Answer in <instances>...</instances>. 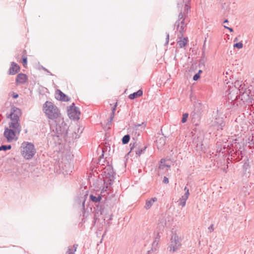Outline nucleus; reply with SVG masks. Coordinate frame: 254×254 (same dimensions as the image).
<instances>
[{
  "label": "nucleus",
  "instance_id": "obj_5",
  "mask_svg": "<svg viewBox=\"0 0 254 254\" xmlns=\"http://www.w3.org/2000/svg\"><path fill=\"white\" fill-rule=\"evenodd\" d=\"M43 107L45 114L49 119L54 120L59 117V109L51 102L46 101Z\"/></svg>",
  "mask_w": 254,
  "mask_h": 254
},
{
  "label": "nucleus",
  "instance_id": "obj_62",
  "mask_svg": "<svg viewBox=\"0 0 254 254\" xmlns=\"http://www.w3.org/2000/svg\"><path fill=\"white\" fill-rule=\"evenodd\" d=\"M224 23H228V19H225L224 22H223Z\"/></svg>",
  "mask_w": 254,
  "mask_h": 254
},
{
  "label": "nucleus",
  "instance_id": "obj_12",
  "mask_svg": "<svg viewBox=\"0 0 254 254\" xmlns=\"http://www.w3.org/2000/svg\"><path fill=\"white\" fill-rule=\"evenodd\" d=\"M17 131L13 129L5 127L3 136L7 139L8 142H11L14 139Z\"/></svg>",
  "mask_w": 254,
  "mask_h": 254
},
{
  "label": "nucleus",
  "instance_id": "obj_37",
  "mask_svg": "<svg viewBox=\"0 0 254 254\" xmlns=\"http://www.w3.org/2000/svg\"><path fill=\"white\" fill-rule=\"evenodd\" d=\"M147 146H144L143 148H138L137 150L135 151L136 154L138 156H140L142 152L146 149Z\"/></svg>",
  "mask_w": 254,
  "mask_h": 254
},
{
  "label": "nucleus",
  "instance_id": "obj_59",
  "mask_svg": "<svg viewBox=\"0 0 254 254\" xmlns=\"http://www.w3.org/2000/svg\"><path fill=\"white\" fill-rule=\"evenodd\" d=\"M184 190L185 192H187V191H189V189L187 187H185L184 188Z\"/></svg>",
  "mask_w": 254,
  "mask_h": 254
},
{
  "label": "nucleus",
  "instance_id": "obj_40",
  "mask_svg": "<svg viewBox=\"0 0 254 254\" xmlns=\"http://www.w3.org/2000/svg\"><path fill=\"white\" fill-rule=\"evenodd\" d=\"M165 167L170 168L171 166L168 164H159L158 167L160 169H164Z\"/></svg>",
  "mask_w": 254,
  "mask_h": 254
},
{
  "label": "nucleus",
  "instance_id": "obj_27",
  "mask_svg": "<svg viewBox=\"0 0 254 254\" xmlns=\"http://www.w3.org/2000/svg\"><path fill=\"white\" fill-rule=\"evenodd\" d=\"M223 141L219 140L217 141L216 143V148L217 152H221V151L223 150L222 146L223 144Z\"/></svg>",
  "mask_w": 254,
  "mask_h": 254
},
{
  "label": "nucleus",
  "instance_id": "obj_28",
  "mask_svg": "<svg viewBox=\"0 0 254 254\" xmlns=\"http://www.w3.org/2000/svg\"><path fill=\"white\" fill-rule=\"evenodd\" d=\"M215 123L218 125V129H223V127L225 126V123L223 121L222 118L221 119H215Z\"/></svg>",
  "mask_w": 254,
  "mask_h": 254
},
{
  "label": "nucleus",
  "instance_id": "obj_25",
  "mask_svg": "<svg viewBox=\"0 0 254 254\" xmlns=\"http://www.w3.org/2000/svg\"><path fill=\"white\" fill-rule=\"evenodd\" d=\"M231 88H236V89H240V88H245L244 86L243 85L242 81H240L239 80L236 81L234 83V85L232 87H230Z\"/></svg>",
  "mask_w": 254,
  "mask_h": 254
},
{
  "label": "nucleus",
  "instance_id": "obj_42",
  "mask_svg": "<svg viewBox=\"0 0 254 254\" xmlns=\"http://www.w3.org/2000/svg\"><path fill=\"white\" fill-rule=\"evenodd\" d=\"M136 142H134L132 144V143H131L130 144V146H131V148H130V151L128 153V154H129L130 152L133 150V149L134 148V147H135L136 146Z\"/></svg>",
  "mask_w": 254,
  "mask_h": 254
},
{
  "label": "nucleus",
  "instance_id": "obj_34",
  "mask_svg": "<svg viewBox=\"0 0 254 254\" xmlns=\"http://www.w3.org/2000/svg\"><path fill=\"white\" fill-rule=\"evenodd\" d=\"M188 198L182 196V197L180 198L179 200L180 201V205L182 207H184L186 205V201Z\"/></svg>",
  "mask_w": 254,
  "mask_h": 254
},
{
  "label": "nucleus",
  "instance_id": "obj_60",
  "mask_svg": "<svg viewBox=\"0 0 254 254\" xmlns=\"http://www.w3.org/2000/svg\"><path fill=\"white\" fill-rule=\"evenodd\" d=\"M185 18H184L181 21V24H182V25H184V20H185Z\"/></svg>",
  "mask_w": 254,
  "mask_h": 254
},
{
  "label": "nucleus",
  "instance_id": "obj_29",
  "mask_svg": "<svg viewBox=\"0 0 254 254\" xmlns=\"http://www.w3.org/2000/svg\"><path fill=\"white\" fill-rule=\"evenodd\" d=\"M22 56V63L24 66L27 64V57L26 56V51L25 50H23Z\"/></svg>",
  "mask_w": 254,
  "mask_h": 254
},
{
  "label": "nucleus",
  "instance_id": "obj_58",
  "mask_svg": "<svg viewBox=\"0 0 254 254\" xmlns=\"http://www.w3.org/2000/svg\"><path fill=\"white\" fill-rule=\"evenodd\" d=\"M183 41H185L186 42V43L187 44L188 43V37H184L183 38Z\"/></svg>",
  "mask_w": 254,
  "mask_h": 254
},
{
  "label": "nucleus",
  "instance_id": "obj_64",
  "mask_svg": "<svg viewBox=\"0 0 254 254\" xmlns=\"http://www.w3.org/2000/svg\"><path fill=\"white\" fill-rule=\"evenodd\" d=\"M106 225H108V226H110V221H109L107 223Z\"/></svg>",
  "mask_w": 254,
  "mask_h": 254
},
{
  "label": "nucleus",
  "instance_id": "obj_51",
  "mask_svg": "<svg viewBox=\"0 0 254 254\" xmlns=\"http://www.w3.org/2000/svg\"><path fill=\"white\" fill-rule=\"evenodd\" d=\"M189 195H190V192H189V191H187V192H185V194L183 195V196H184L187 198H188Z\"/></svg>",
  "mask_w": 254,
  "mask_h": 254
},
{
  "label": "nucleus",
  "instance_id": "obj_63",
  "mask_svg": "<svg viewBox=\"0 0 254 254\" xmlns=\"http://www.w3.org/2000/svg\"><path fill=\"white\" fill-rule=\"evenodd\" d=\"M238 38H235L234 40V42H237L238 41Z\"/></svg>",
  "mask_w": 254,
  "mask_h": 254
},
{
  "label": "nucleus",
  "instance_id": "obj_61",
  "mask_svg": "<svg viewBox=\"0 0 254 254\" xmlns=\"http://www.w3.org/2000/svg\"><path fill=\"white\" fill-rule=\"evenodd\" d=\"M202 73V70L201 69H199L197 73H199V74L200 75V74Z\"/></svg>",
  "mask_w": 254,
  "mask_h": 254
},
{
  "label": "nucleus",
  "instance_id": "obj_4",
  "mask_svg": "<svg viewBox=\"0 0 254 254\" xmlns=\"http://www.w3.org/2000/svg\"><path fill=\"white\" fill-rule=\"evenodd\" d=\"M68 126L62 119L58 123H56L55 128L53 130V135L57 136L59 139L65 138L68 135Z\"/></svg>",
  "mask_w": 254,
  "mask_h": 254
},
{
  "label": "nucleus",
  "instance_id": "obj_45",
  "mask_svg": "<svg viewBox=\"0 0 254 254\" xmlns=\"http://www.w3.org/2000/svg\"><path fill=\"white\" fill-rule=\"evenodd\" d=\"M98 214V212H96L94 214V220H93V223H95L98 218H97V214Z\"/></svg>",
  "mask_w": 254,
  "mask_h": 254
},
{
  "label": "nucleus",
  "instance_id": "obj_3",
  "mask_svg": "<svg viewBox=\"0 0 254 254\" xmlns=\"http://www.w3.org/2000/svg\"><path fill=\"white\" fill-rule=\"evenodd\" d=\"M103 169L104 176V185L106 189H108L114 183L116 172L114 171L113 166L110 165H107Z\"/></svg>",
  "mask_w": 254,
  "mask_h": 254
},
{
  "label": "nucleus",
  "instance_id": "obj_8",
  "mask_svg": "<svg viewBox=\"0 0 254 254\" xmlns=\"http://www.w3.org/2000/svg\"><path fill=\"white\" fill-rule=\"evenodd\" d=\"M181 244L178 236L176 233H173L170 240V244L167 249L170 252L174 253L181 247Z\"/></svg>",
  "mask_w": 254,
  "mask_h": 254
},
{
  "label": "nucleus",
  "instance_id": "obj_52",
  "mask_svg": "<svg viewBox=\"0 0 254 254\" xmlns=\"http://www.w3.org/2000/svg\"><path fill=\"white\" fill-rule=\"evenodd\" d=\"M109 216V218L108 219V221H111L112 220V217L113 216V213L111 212L110 214L107 215V217Z\"/></svg>",
  "mask_w": 254,
  "mask_h": 254
},
{
  "label": "nucleus",
  "instance_id": "obj_16",
  "mask_svg": "<svg viewBox=\"0 0 254 254\" xmlns=\"http://www.w3.org/2000/svg\"><path fill=\"white\" fill-rule=\"evenodd\" d=\"M28 80V76L24 73H19L17 74L15 82L16 84H24Z\"/></svg>",
  "mask_w": 254,
  "mask_h": 254
},
{
  "label": "nucleus",
  "instance_id": "obj_38",
  "mask_svg": "<svg viewBox=\"0 0 254 254\" xmlns=\"http://www.w3.org/2000/svg\"><path fill=\"white\" fill-rule=\"evenodd\" d=\"M243 44L241 42H239V43H236L234 44V47L235 48H237L238 49H242L243 48Z\"/></svg>",
  "mask_w": 254,
  "mask_h": 254
},
{
  "label": "nucleus",
  "instance_id": "obj_13",
  "mask_svg": "<svg viewBox=\"0 0 254 254\" xmlns=\"http://www.w3.org/2000/svg\"><path fill=\"white\" fill-rule=\"evenodd\" d=\"M56 98L59 101L64 102L69 101L70 99V97L59 89H57L56 91Z\"/></svg>",
  "mask_w": 254,
  "mask_h": 254
},
{
  "label": "nucleus",
  "instance_id": "obj_10",
  "mask_svg": "<svg viewBox=\"0 0 254 254\" xmlns=\"http://www.w3.org/2000/svg\"><path fill=\"white\" fill-rule=\"evenodd\" d=\"M240 90L241 88L238 89L236 88L233 89L229 88L228 89L229 93L228 94L227 98L229 102L231 101V104L233 107H234L236 104H237L236 99L235 98L237 95H239Z\"/></svg>",
  "mask_w": 254,
  "mask_h": 254
},
{
  "label": "nucleus",
  "instance_id": "obj_24",
  "mask_svg": "<svg viewBox=\"0 0 254 254\" xmlns=\"http://www.w3.org/2000/svg\"><path fill=\"white\" fill-rule=\"evenodd\" d=\"M166 138L165 136H161L156 140L158 148L162 147L166 144Z\"/></svg>",
  "mask_w": 254,
  "mask_h": 254
},
{
  "label": "nucleus",
  "instance_id": "obj_7",
  "mask_svg": "<svg viewBox=\"0 0 254 254\" xmlns=\"http://www.w3.org/2000/svg\"><path fill=\"white\" fill-rule=\"evenodd\" d=\"M21 152L22 156L26 159L32 158L36 153V149L33 143L24 142L21 146Z\"/></svg>",
  "mask_w": 254,
  "mask_h": 254
},
{
  "label": "nucleus",
  "instance_id": "obj_15",
  "mask_svg": "<svg viewBox=\"0 0 254 254\" xmlns=\"http://www.w3.org/2000/svg\"><path fill=\"white\" fill-rule=\"evenodd\" d=\"M20 70V67L16 63L12 62L8 70V74L10 75H14L17 73Z\"/></svg>",
  "mask_w": 254,
  "mask_h": 254
},
{
  "label": "nucleus",
  "instance_id": "obj_49",
  "mask_svg": "<svg viewBox=\"0 0 254 254\" xmlns=\"http://www.w3.org/2000/svg\"><path fill=\"white\" fill-rule=\"evenodd\" d=\"M208 229L210 230V232H213L214 231V225L211 224L209 227Z\"/></svg>",
  "mask_w": 254,
  "mask_h": 254
},
{
  "label": "nucleus",
  "instance_id": "obj_17",
  "mask_svg": "<svg viewBox=\"0 0 254 254\" xmlns=\"http://www.w3.org/2000/svg\"><path fill=\"white\" fill-rule=\"evenodd\" d=\"M9 127L10 128H13L14 130L17 132L19 134L21 130V127L19 123V121H13L9 123Z\"/></svg>",
  "mask_w": 254,
  "mask_h": 254
},
{
  "label": "nucleus",
  "instance_id": "obj_56",
  "mask_svg": "<svg viewBox=\"0 0 254 254\" xmlns=\"http://www.w3.org/2000/svg\"><path fill=\"white\" fill-rule=\"evenodd\" d=\"M160 235H159V233H158V234H157V236H156V238H155V240H156L157 241V240H158V241H159V240L160 239Z\"/></svg>",
  "mask_w": 254,
  "mask_h": 254
},
{
  "label": "nucleus",
  "instance_id": "obj_21",
  "mask_svg": "<svg viewBox=\"0 0 254 254\" xmlns=\"http://www.w3.org/2000/svg\"><path fill=\"white\" fill-rule=\"evenodd\" d=\"M117 102L115 103L114 106L112 107V112L111 113V116L109 118V119L108 120V122L106 124L107 126H108L109 127L111 125L112 121L113 120V119L114 118L115 116V113L117 109Z\"/></svg>",
  "mask_w": 254,
  "mask_h": 254
},
{
  "label": "nucleus",
  "instance_id": "obj_9",
  "mask_svg": "<svg viewBox=\"0 0 254 254\" xmlns=\"http://www.w3.org/2000/svg\"><path fill=\"white\" fill-rule=\"evenodd\" d=\"M67 112L68 116L70 119L78 120L79 119L80 112L78 108L75 106L74 103L69 107Z\"/></svg>",
  "mask_w": 254,
  "mask_h": 254
},
{
  "label": "nucleus",
  "instance_id": "obj_31",
  "mask_svg": "<svg viewBox=\"0 0 254 254\" xmlns=\"http://www.w3.org/2000/svg\"><path fill=\"white\" fill-rule=\"evenodd\" d=\"M130 139V135L128 134H127L125 135H124L122 139V142L123 144H127Z\"/></svg>",
  "mask_w": 254,
  "mask_h": 254
},
{
  "label": "nucleus",
  "instance_id": "obj_47",
  "mask_svg": "<svg viewBox=\"0 0 254 254\" xmlns=\"http://www.w3.org/2000/svg\"><path fill=\"white\" fill-rule=\"evenodd\" d=\"M12 96L14 99H17L19 95L17 93L13 92L12 95Z\"/></svg>",
  "mask_w": 254,
  "mask_h": 254
},
{
  "label": "nucleus",
  "instance_id": "obj_35",
  "mask_svg": "<svg viewBox=\"0 0 254 254\" xmlns=\"http://www.w3.org/2000/svg\"><path fill=\"white\" fill-rule=\"evenodd\" d=\"M189 117V114L187 113H184L183 114V117L181 120V122L182 123H185L187 121V119Z\"/></svg>",
  "mask_w": 254,
  "mask_h": 254
},
{
  "label": "nucleus",
  "instance_id": "obj_48",
  "mask_svg": "<svg viewBox=\"0 0 254 254\" xmlns=\"http://www.w3.org/2000/svg\"><path fill=\"white\" fill-rule=\"evenodd\" d=\"M142 126V127H143V128H145V126H146V125H144V123H142V124H137V125H135V127H140V126Z\"/></svg>",
  "mask_w": 254,
  "mask_h": 254
},
{
  "label": "nucleus",
  "instance_id": "obj_46",
  "mask_svg": "<svg viewBox=\"0 0 254 254\" xmlns=\"http://www.w3.org/2000/svg\"><path fill=\"white\" fill-rule=\"evenodd\" d=\"M158 240L157 241L156 240H155L154 241V242H153L152 246L153 247H154L157 246L158 245Z\"/></svg>",
  "mask_w": 254,
  "mask_h": 254
},
{
  "label": "nucleus",
  "instance_id": "obj_50",
  "mask_svg": "<svg viewBox=\"0 0 254 254\" xmlns=\"http://www.w3.org/2000/svg\"><path fill=\"white\" fill-rule=\"evenodd\" d=\"M224 27L226 29H228L230 32H233L234 31L233 29L232 28L229 27L225 25H224Z\"/></svg>",
  "mask_w": 254,
  "mask_h": 254
},
{
  "label": "nucleus",
  "instance_id": "obj_14",
  "mask_svg": "<svg viewBox=\"0 0 254 254\" xmlns=\"http://www.w3.org/2000/svg\"><path fill=\"white\" fill-rule=\"evenodd\" d=\"M234 151V149H232V150L230 151L231 153V159L233 160L234 162H239L243 159V154L241 152L240 153V152L237 151H235L233 152Z\"/></svg>",
  "mask_w": 254,
  "mask_h": 254
},
{
  "label": "nucleus",
  "instance_id": "obj_44",
  "mask_svg": "<svg viewBox=\"0 0 254 254\" xmlns=\"http://www.w3.org/2000/svg\"><path fill=\"white\" fill-rule=\"evenodd\" d=\"M166 43L165 44H168L169 40V33L168 32L166 33Z\"/></svg>",
  "mask_w": 254,
  "mask_h": 254
},
{
  "label": "nucleus",
  "instance_id": "obj_20",
  "mask_svg": "<svg viewBox=\"0 0 254 254\" xmlns=\"http://www.w3.org/2000/svg\"><path fill=\"white\" fill-rule=\"evenodd\" d=\"M89 198L92 202L95 203H98V204L99 205L103 202L101 201L102 198V195L101 194H98L96 196L92 194H91L89 195Z\"/></svg>",
  "mask_w": 254,
  "mask_h": 254
},
{
  "label": "nucleus",
  "instance_id": "obj_22",
  "mask_svg": "<svg viewBox=\"0 0 254 254\" xmlns=\"http://www.w3.org/2000/svg\"><path fill=\"white\" fill-rule=\"evenodd\" d=\"M157 200V199L156 197H153L149 199H147L146 200L145 205L144 206V208L148 210L150 209L151 206H152L154 202L156 201Z\"/></svg>",
  "mask_w": 254,
  "mask_h": 254
},
{
  "label": "nucleus",
  "instance_id": "obj_36",
  "mask_svg": "<svg viewBox=\"0 0 254 254\" xmlns=\"http://www.w3.org/2000/svg\"><path fill=\"white\" fill-rule=\"evenodd\" d=\"M177 43L179 45L180 48H184L187 45L186 42L182 40H180V41H178Z\"/></svg>",
  "mask_w": 254,
  "mask_h": 254
},
{
  "label": "nucleus",
  "instance_id": "obj_33",
  "mask_svg": "<svg viewBox=\"0 0 254 254\" xmlns=\"http://www.w3.org/2000/svg\"><path fill=\"white\" fill-rule=\"evenodd\" d=\"M11 148V145H1L0 146V151H6L8 150H10Z\"/></svg>",
  "mask_w": 254,
  "mask_h": 254
},
{
  "label": "nucleus",
  "instance_id": "obj_26",
  "mask_svg": "<svg viewBox=\"0 0 254 254\" xmlns=\"http://www.w3.org/2000/svg\"><path fill=\"white\" fill-rule=\"evenodd\" d=\"M185 2V5L184 7V14H187L189 11L190 9V6L189 5V3L190 2L191 0H184Z\"/></svg>",
  "mask_w": 254,
  "mask_h": 254
},
{
  "label": "nucleus",
  "instance_id": "obj_1",
  "mask_svg": "<svg viewBox=\"0 0 254 254\" xmlns=\"http://www.w3.org/2000/svg\"><path fill=\"white\" fill-rule=\"evenodd\" d=\"M116 199L106 197L103 203L96 205V212H100V215L103 216L104 220L107 218V215L112 212V208L115 204Z\"/></svg>",
  "mask_w": 254,
  "mask_h": 254
},
{
  "label": "nucleus",
  "instance_id": "obj_55",
  "mask_svg": "<svg viewBox=\"0 0 254 254\" xmlns=\"http://www.w3.org/2000/svg\"><path fill=\"white\" fill-rule=\"evenodd\" d=\"M228 160H230L231 162L234 161L233 160H232L231 159V153H230V152H229V156H228Z\"/></svg>",
  "mask_w": 254,
  "mask_h": 254
},
{
  "label": "nucleus",
  "instance_id": "obj_43",
  "mask_svg": "<svg viewBox=\"0 0 254 254\" xmlns=\"http://www.w3.org/2000/svg\"><path fill=\"white\" fill-rule=\"evenodd\" d=\"M163 183L164 184H168L169 183V179L167 177H166V176L164 177Z\"/></svg>",
  "mask_w": 254,
  "mask_h": 254
},
{
  "label": "nucleus",
  "instance_id": "obj_54",
  "mask_svg": "<svg viewBox=\"0 0 254 254\" xmlns=\"http://www.w3.org/2000/svg\"><path fill=\"white\" fill-rule=\"evenodd\" d=\"M254 137H252V139L250 140V141L249 142V143L250 144V145L253 144L254 146Z\"/></svg>",
  "mask_w": 254,
  "mask_h": 254
},
{
  "label": "nucleus",
  "instance_id": "obj_30",
  "mask_svg": "<svg viewBox=\"0 0 254 254\" xmlns=\"http://www.w3.org/2000/svg\"><path fill=\"white\" fill-rule=\"evenodd\" d=\"M222 149L223 150L221 151V152L222 153H225L226 151H228L229 152H230L231 150H232V149L231 147H230L227 144V142H223V146H222Z\"/></svg>",
  "mask_w": 254,
  "mask_h": 254
},
{
  "label": "nucleus",
  "instance_id": "obj_23",
  "mask_svg": "<svg viewBox=\"0 0 254 254\" xmlns=\"http://www.w3.org/2000/svg\"><path fill=\"white\" fill-rule=\"evenodd\" d=\"M142 95H143V91L141 89H139L137 91L130 94L128 96V98L131 100H133L137 97L142 96Z\"/></svg>",
  "mask_w": 254,
  "mask_h": 254
},
{
  "label": "nucleus",
  "instance_id": "obj_39",
  "mask_svg": "<svg viewBox=\"0 0 254 254\" xmlns=\"http://www.w3.org/2000/svg\"><path fill=\"white\" fill-rule=\"evenodd\" d=\"M179 28L180 35H179L178 36L180 37V38H182V37L183 36L184 27L183 25H181L180 27H179Z\"/></svg>",
  "mask_w": 254,
  "mask_h": 254
},
{
  "label": "nucleus",
  "instance_id": "obj_18",
  "mask_svg": "<svg viewBox=\"0 0 254 254\" xmlns=\"http://www.w3.org/2000/svg\"><path fill=\"white\" fill-rule=\"evenodd\" d=\"M204 139V136L203 135L200 134V135L197 136L196 138L194 137L193 140V142L196 144V147L197 148L203 149V140Z\"/></svg>",
  "mask_w": 254,
  "mask_h": 254
},
{
  "label": "nucleus",
  "instance_id": "obj_19",
  "mask_svg": "<svg viewBox=\"0 0 254 254\" xmlns=\"http://www.w3.org/2000/svg\"><path fill=\"white\" fill-rule=\"evenodd\" d=\"M236 141L237 139H235V142H234L235 145L233 144V149H234V150L235 149V151L240 152V153L241 154V152L243 153L244 150V143L243 142H237Z\"/></svg>",
  "mask_w": 254,
  "mask_h": 254
},
{
  "label": "nucleus",
  "instance_id": "obj_6",
  "mask_svg": "<svg viewBox=\"0 0 254 254\" xmlns=\"http://www.w3.org/2000/svg\"><path fill=\"white\" fill-rule=\"evenodd\" d=\"M204 106L202 103H196L194 105V109L190 114L191 122L195 126L198 125L203 112Z\"/></svg>",
  "mask_w": 254,
  "mask_h": 254
},
{
  "label": "nucleus",
  "instance_id": "obj_32",
  "mask_svg": "<svg viewBox=\"0 0 254 254\" xmlns=\"http://www.w3.org/2000/svg\"><path fill=\"white\" fill-rule=\"evenodd\" d=\"M179 19L175 22L174 26H177V29L178 30L180 26V22L179 21L183 18V14L182 12H181L178 16Z\"/></svg>",
  "mask_w": 254,
  "mask_h": 254
},
{
  "label": "nucleus",
  "instance_id": "obj_11",
  "mask_svg": "<svg viewBox=\"0 0 254 254\" xmlns=\"http://www.w3.org/2000/svg\"><path fill=\"white\" fill-rule=\"evenodd\" d=\"M21 114V110L13 106L11 108L10 113L7 116V118H10L12 121H19Z\"/></svg>",
  "mask_w": 254,
  "mask_h": 254
},
{
  "label": "nucleus",
  "instance_id": "obj_41",
  "mask_svg": "<svg viewBox=\"0 0 254 254\" xmlns=\"http://www.w3.org/2000/svg\"><path fill=\"white\" fill-rule=\"evenodd\" d=\"M200 77V75L199 74V73H195L193 76V80L194 81H197V80H198Z\"/></svg>",
  "mask_w": 254,
  "mask_h": 254
},
{
  "label": "nucleus",
  "instance_id": "obj_57",
  "mask_svg": "<svg viewBox=\"0 0 254 254\" xmlns=\"http://www.w3.org/2000/svg\"><path fill=\"white\" fill-rule=\"evenodd\" d=\"M85 199L84 198L83 200L82 204L83 209H84V207H85Z\"/></svg>",
  "mask_w": 254,
  "mask_h": 254
},
{
  "label": "nucleus",
  "instance_id": "obj_53",
  "mask_svg": "<svg viewBox=\"0 0 254 254\" xmlns=\"http://www.w3.org/2000/svg\"><path fill=\"white\" fill-rule=\"evenodd\" d=\"M166 162V160L164 158H162L160 160V164H166L165 163Z\"/></svg>",
  "mask_w": 254,
  "mask_h": 254
},
{
  "label": "nucleus",
  "instance_id": "obj_2",
  "mask_svg": "<svg viewBox=\"0 0 254 254\" xmlns=\"http://www.w3.org/2000/svg\"><path fill=\"white\" fill-rule=\"evenodd\" d=\"M237 106H242L245 103L252 104L254 101L253 95L250 89L241 88L239 95L236 96Z\"/></svg>",
  "mask_w": 254,
  "mask_h": 254
}]
</instances>
